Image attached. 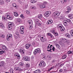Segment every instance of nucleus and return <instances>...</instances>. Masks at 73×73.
<instances>
[{
  "mask_svg": "<svg viewBox=\"0 0 73 73\" xmlns=\"http://www.w3.org/2000/svg\"><path fill=\"white\" fill-rule=\"evenodd\" d=\"M23 15L22 14V15H21L20 17H23Z\"/></svg>",
  "mask_w": 73,
  "mask_h": 73,
  "instance_id": "62",
  "label": "nucleus"
},
{
  "mask_svg": "<svg viewBox=\"0 0 73 73\" xmlns=\"http://www.w3.org/2000/svg\"><path fill=\"white\" fill-rule=\"evenodd\" d=\"M28 23L30 25H32V20H29L28 21Z\"/></svg>",
  "mask_w": 73,
  "mask_h": 73,
  "instance_id": "28",
  "label": "nucleus"
},
{
  "mask_svg": "<svg viewBox=\"0 0 73 73\" xmlns=\"http://www.w3.org/2000/svg\"><path fill=\"white\" fill-rule=\"evenodd\" d=\"M60 31L61 32H64V30H65V28L63 26L60 29Z\"/></svg>",
  "mask_w": 73,
  "mask_h": 73,
  "instance_id": "30",
  "label": "nucleus"
},
{
  "mask_svg": "<svg viewBox=\"0 0 73 73\" xmlns=\"http://www.w3.org/2000/svg\"><path fill=\"white\" fill-rule=\"evenodd\" d=\"M4 63L3 61H2L0 62V67H2L4 65Z\"/></svg>",
  "mask_w": 73,
  "mask_h": 73,
  "instance_id": "26",
  "label": "nucleus"
},
{
  "mask_svg": "<svg viewBox=\"0 0 73 73\" xmlns=\"http://www.w3.org/2000/svg\"><path fill=\"white\" fill-rule=\"evenodd\" d=\"M55 31V30H54V29H53L51 31V32H52V33L53 34H54V33H55V32H54Z\"/></svg>",
  "mask_w": 73,
  "mask_h": 73,
  "instance_id": "42",
  "label": "nucleus"
},
{
  "mask_svg": "<svg viewBox=\"0 0 73 73\" xmlns=\"http://www.w3.org/2000/svg\"><path fill=\"white\" fill-rule=\"evenodd\" d=\"M71 35L73 37V30H72L70 31Z\"/></svg>",
  "mask_w": 73,
  "mask_h": 73,
  "instance_id": "37",
  "label": "nucleus"
},
{
  "mask_svg": "<svg viewBox=\"0 0 73 73\" xmlns=\"http://www.w3.org/2000/svg\"><path fill=\"white\" fill-rule=\"evenodd\" d=\"M26 13H27L28 15H29L30 13V12L28 11H26Z\"/></svg>",
  "mask_w": 73,
  "mask_h": 73,
  "instance_id": "48",
  "label": "nucleus"
},
{
  "mask_svg": "<svg viewBox=\"0 0 73 73\" xmlns=\"http://www.w3.org/2000/svg\"><path fill=\"white\" fill-rule=\"evenodd\" d=\"M34 73H41V70H37L34 71Z\"/></svg>",
  "mask_w": 73,
  "mask_h": 73,
  "instance_id": "20",
  "label": "nucleus"
},
{
  "mask_svg": "<svg viewBox=\"0 0 73 73\" xmlns=\"http://www.w3.org/2000/svg\"><path fill=\"white\" fill-rule=\"evenodd\" d=\"M0 26L1 28L4 29L5 28L4 26L3 23H1L0 24Z\"/></svg>",
  "mask_w": 73,
  "mask_h": 73,
  "instance_id": "29",
  "label": "nucleus"
},
{
  "mask_svg": "<svg viewBox=\"0 0 73 73\" xmlns=\"http://www.w3.org/2000/svg\"><path fill=\"white\" fill-rule=\"evenodd\" d=\"M22 50H22L21 49H20L19 50V52H21Z\"/></svg>",
  "mask_w": 73,
  "mask_h": 73,
  "instance_id": "63",
  "label": "nucleus"
},
{
  "mask_svg": "<svg viewBox=\"0 0 73 73\" xmlns=\"http://www.w3.org/2000/svg\"><path fill=\"white\" fill-rule=\"evenodd\" d=\"M0 4H4V1L0 0Z\"/></svg>",
  "mask_w": 73,
  "mask_h": 73,
  "instance_id": "36",
  "label": "nucleus"
},
{
  "mask_svg": "<svg viewBox=\"0 0 73 73\" xmlns=\"http://www.w3.org/2000/svg\"><path fill=\"white\" fill-rule=\"evenodd\" d=\"M8 28L9 29H11L12 27L14 26V24L13 23H8Z\"/></svg>",
  "mask_w": 73,
  "mask_h": 73,
  "instance_id": "4",
  "label": "nucleus"
},
{
  "mask_svg": "<svg viewBox=\"0 0 73 73\" xmlns=\"http://www.w3.org/2000/svg\"><path fill=\"white\" fill-rule=\"evenodd\" d=\"M14 71L13 69V68H11L10 70V73H13V72Z\"/></svg>",
  "mask_w": 73,
  "mask_h": 73,
  "instance_id": "33",
  "label": "nucleus"
},
{
  "mask_svg": "<svg viewBox=\"0 0 73 73\" xmlns=\"http://www.w3.org/2000/svg\"><path fill=\"white\" fill-rule=\"evenodd\" d=\"M56 47L57 48H58V49H60V45H58L57 46H56Z\"/></svg>",
  "mask_w": 73,
  "mask_h": 73,
  "instance_id": "43",
  "label": "nucleus"
},
{
  "mask_svg": "<svg viewBox=\"0 0 73 73\" xmlns=\"http://www.w3.org/2000/svg\"><path fill=\"white\" fill-rule=\"evenodd\" d=\"M42 17V14H39L38 16V18L40 19H41V18Z\"/></svg>",
  "mask_w": 73,
  "mask_h": 73,
  "instance_id": "34",
  "label": "nucleus"
},
{
  "mask_svg": "<svg viewBox=\"0 0 73 73\" xmlns=\"http://www.w3.org/2000/svg\"><path fill=\"white\" fill-rule=\"evenodd\" d=\"M40 53H41V50H40V48H37L35 49L34 52V54H36V53H38L40 54Z\"/></svg>",
  "mask_w": 73,
  "mask_h": 73,
  "instance_id": "7",
  "label": "nucleus"
},
{
  "mask_svg": "<svg viewBox=\"0 0 73 73\" xmlns=\"http://www.w3.org/2000/svg\"><path fill=\"white\" fill-rule=\"evenodd\" d=\"M50 11L46 12L45 13L44 16H46V17H48V16H49V15H50Z\"/></svg>",
  "mask_w": 73,
  "mask_h": 73,
  "instance_id": "13",
  "label": "nucleus"
},
{
  "mask_svg": "<svg viewBox=\"0 0 73 73\" xmlns=\"http://www.w3.org/2000/svg\"><path fill=\"white\" fill-rule=\"evenodd\" d=\"M2 48L3 49L0 50V54H3V53H5V51L4 49H5V50H7V47L4 45H2Z\"/></svg>",
  "mask_w": 73,
  "mask_h": 73,
  "instance_id": "2",
  "label": "nucleus"
},
{
  "mask_svg": "<svg viewBox=\"0 0 73 73\" xmlns=\"http://www.w3.org/2000/svg\"><path fill=\"white\" fill-rule=\"evenodd\" d=\"M23 59L25 61H29L30 60V59L28 57H24Z\"/></svg>",
  "mask_w": 73,
  "mask_h": 73,
  "instance_id": "15",
  "label": "nucleus"
},
{
  "mask_svg": "<svg viewBox=\"0 0 73 73\" xmlns=\"http://www.w3.org/2000/svg\"><path fill=\"white\" fill-rule=\"evenodd\" d=\"M6 2H9L10 1V0H6Z\"/></svg>",
  "mask_w": 73,
  "mask_h": 73,
  "instance_id": "61",
  "label": "nucleus"
},
{
  "mask_svg": "<svg viewBox=\"0 0 73 73\" xmlns=\"http://www.w3.org/2000/svg\"><path fill=\"white\" fill-rule=\"evenodd\" d=\"M31 3H35L36 2V0H31Z\"/></svg>",
  "mask_w": 73,
  "mask_h": 73,
  "instance_id": "31",
  "label": "nucleus"
},
{
  "mask_svg": "<svg viewBox=\"0 0 73 73\" xmlns=\"http://www.w3.org/2000/svg\"><path fill=\"white\" fill-rule=\"evenodd\" d=\"M20 64L21 66H23V65H24V64L21 63H20Z\"/></svg>",
  "mask_w": 73,
  "mask_h": 73,
  "instance_id": "49",
  "label": "nucleus"
},
{
  "mask_svg": "<svg viewBox=\"0 0 73 73\" xmlns=\"http://www.w3.org/2000/svg\"><path fill=\"white\" fill-rule=\"evenodd\" d=\"M68 17L71 19H72L73 18V15L72 14H70L68 16Z\"/></svg>",
  "mask_w": 73,
  "mask_h": 73,
  "instance_id": "22",
  "label": "nucleus"
},
{
  "mask_svg": "<svg viewBox=\"0 0 73 73\" xmlns=\"http://www.w3.org/2000/svg\"><path fill=\"white\" fill-rule=\"evenodd\" d=\"M5 15L7 19H9V20H12L13 18L12 17V16H11V15L10 13H7Z\"/></svg>",
  "mask_w": 73,
  "mask_h": 73,
  "instance_id": "5",
  "label": "nucleus"
},
{
  "mask_svg": "<svg viewBox=\"0 0 73 73\" xmlns=\"http://www.w3.org/2000/svg\"><path fill=\"white\" fill-rule=\"evenodd\" d=\"M53 23V21H52V20H48V23H47V24L48 25L49 24H52Z\"/></svg>",
  "mask_w": 73,
  "mask_h": 73,
  "instance_id": "21",
  "label": "nucleus"
},
{
  "mask_svg": "<svg viewBox=\"0 0 73 73\" xmlns=\"http://www.w3.org/2000/svg\"><path fill=\"white\" fill-rule=\"evenodd\" d=\"M66 58V55L64 54L62 56V59H65Z\"/></svg>",
  "mask_w": 73,
  "mask_h": 73,
  "instance_id": "32",
  "label": "nucleus"
},
{
  "mask_svg": "<svg viewBox=\"0 0 73 73\" xmlns=\"http://www.w3.org/2000/svg\"><path fill=\"white\" fill-rule=\"evenodd\" d=\"M40 40L41 41H45V39L43 37H40Z\"/></svg>",
  "mask_w": 73,
  "mask_h": 73,
  "instance_id": "27",
  "label": "nucleus"
},
{
  "mask_svg": "<svg viewBox=\"0 0 73 73\" xmlns=\"http://www.w3.org/2000/svg\"><path fill=\"white\" fill-rule=\"evenodd\" d=\"M50 36V37L51 38H53V37H54V36H53V35H51Z\"/></svg>",
  "mask_w": 73,
  "mask_h": 73,
  "instance_id": "53",
  "label": "nucleus"
},
{
  "mask_svg": "<svg viewBox=\"0 0 73 73\" xmlns=\"http://www.w3.org/2000/svg\"><path fill=\"white\" fill-rule=\"evenodd\" d=\"M14 56H16L18 59H20V56L19 54H15Z\"/></svg>",
  "mask_w": 73,
  "mask_h": 73,
  "instance_id": "19",
  "label": "nucleus"
},
{
  "mask_svg": "<svg viewBox=\"0 0 73 73\" xmlns=\"http://www.w3.org/2000/svg\"><path fill=\"white\" fill-rule=\"evenodd\" d=\"M30 46H31L30 44H27L25 45V47L27 49H29Z\"/></svg>",
  "mask_w": 73,
  "mask_h": 73,
  "instance_id": "25",
  "label": "nucleus"
},
{
  "mask_svg": "<svg viewBox=\"0 0 73 73\" xmlns=\"http://www.w3.org/2000/svg\"><path fill=\"white\" fill-rule=\"evenodd\" d=\"M13 7H15V8H17V7H16V4H13Z\"/></svg>",
  "mask_w": 73,
  "mask_h": 73,
  "instance_id": "41",
  "label": "nucleus"
},
{
  "mask_svg": "<svg viewBox=\"0 0 73 73\" xmlns=\"http://www.w3.org/2000/svg\"><path fill=\"white\" fill-rule=\"evenodd\" d=\"M45 4H46V2H45L44 3V4H40V8H44L45 7Z\"/></svg>",
  "mask_w": 73,
  "mask_h": 73,
  "instance_id": "12",
  "label": "nucleus"
},
{
  "mask_svg": "<svg viewBox=\"0 0 73 73\" xmlns=\"http://www.w3.org/2000/svg\"><path fill=\"white\" fill-rule=\"evenodd\" d=\"M60 72H62V69H60V70H59Z\"/></svg>",
  "mask_w": 73,
  "mask_h": 73,
  "instance_id": "64",
  "label": "nucleus"
},
{
  "mask_svg": "<svg viewBox=\"0 0 73 73\" xmlns=\"http://www.w3.org/2000/svg\"><path fill=\"white\" fill-rule=\"evenodd\" d=\"M12 37V34H8L6 39L7 41H9Z\"/></svg>",
  "mask_w": 73,
  "mask_h": 73,
  "instance_id": "9",
  "label": "nucleus"
},
{
  "mask_svg": "<svg viewBox=\"0 0 73 73\" xmlns=\"http://www.w3.org/2000/svg\"><path fill=\"white\" fill-rule=\"evenodd\" d=\"M63 27V26L61 24H59L57 26V28L58 29H60L62 27Z\"/></svg>",
  "mask_w": 73,
  "mask_h": 73,
  "instance_id": "23",
  "label": "nucleus"
},
{
  "mask_svg": "<svg viewBox=\"0 0 73 73\" xmlns=\"http://www.w3.org/2000/svg\"><path fill=\"white\" fill-rule=\"evenodd\" d=\"M63 23L65 26H68V25H69V24H72V22L70 19H67L64 20Z\"/></svg>",
  "mask_w": 73,
  "mask_h": 73,
  "instance_id": "1",
  "label": "nucleus"
},
{
  "mask_svg": "<svg viewBox=\"0 0 73 73\" xmlns=\"http://www.w3.org/2000/svg\"><path fill=\"white\" fill-rule=\"evenodd\" d=\"M26 68H29V66H30V65L29 64H26Z\"/></svg>",
  "mask_w": 73,
  "mask_h": 73,
  "instance_id": "38",
  "label": "nucleus"
},
{
  "mask_svg": "<svg viewBox=\"0 0 73 73\" xmlns=\"http://www.w3.org/2000/svg\"><path fill=\"white\" fill-rule=\"evenodd\" d=\"M47 57L48 58H49V59H51V58H52V57L50 56H48Z\"/></svg>",
  "mask_w": 73,
  "mask_h": 73,
  "instance_id": "46",
  "label": "nucleus"
},
{
  "mask_svg": "<svg viewBox=\"0 0 73 73\" xmlns=\"http://www.w3.org/2000/svg\"><path fill=\"white\" fill-rule=\"evenodd\" d=\"M53 68H54V67L53 66V67H51L50 69V70H52V69H53Z\"/></svg>",
  "mask_w": 73,
  "mask_h": 73,
  "instance_id": "56",
  "label": "nucleus"
},
{
  "mask_svg": "<svg viewBox=\"0 0 73 73\" xmlns=\"http://www.w3.org/2000/svg\"><path fill=\"white\" fill-rule=\"evenodd\" d=\"M1 37L2 38H4L5 36L4 35H1Z\"/></svg>",
  "mask_w": 73,
  "mask_h": 73,
  "instance_id": "50",
  "label": "nucleus"
},
{
  "mask_svg": "<svg viewBox=\"0 0 73 73\" xmlns=\"http://www.w3.org/2000/svg\"><path fill=\"white\" fill-rule=\"evenodd\" d=\"M14 37L15 38L17 39V37L16 36V35H14Z\"/></svg>",
  "mask_w": 73,
  "mask_h": 73,
  "instance_id": "58",
  "label": "nucleus"
},
{
  "mask_svg": "<svg viewBox=\"0 0 73 73\" xmlns=\"http://www.w3.org/2000/svg\"><path fill=\"white\" fill-rule=\"evenodd\" d=\"M53 47V45H50V47L49 48H52Z\"/></svg>",
  "mask_w": 73,
  "mask_h": 73,
  "instance_id": "55",
  "label": "nucleus"
},
{
  "mask_svg": "<svg viewBox=\"0 0 73 73\" xmlns=\"http://www.w3.org/2000/svg\"><path fill=\"white\" fill-rule=\"evenodd\" d=\"M14 70L15 71H19V72H20L21 70V69L19 67H15Z\"/></svg>",
  "mask_w": 73,
  "mask_h": 73,
  "instance_id": "14",
  "label": "nucleus"
},
{
  "mask_svg": "<svg viewBox=\"0 0 73 73\" xmlns=\"http://www.w3.org/2000/svg\"><path fill=\"white\" fill-rule=\"evenodd\" d=\"M16 34L17 36H18V37H20V35H19V32H17L16 33Z\"/></svg>",
  "mask_w": 73,
  "mask_h": 73,
  "instance_id": "39",
  "label": "nucleus"
},
{
  "mask_svg": "<svg viewBox=\"0 0 73 73\" xmlns=\"http://www.w3.org/2000/svg\"><path fill=\"white\" fill-rule=\"evenodd\" d=\"M62 41H64V42H66L67 44H69V41L66 39L63 38L61 39Z\"/></svg>",
  "mask_w": 73,
  "mask_h": 73,
  "instance_id": "10",
  "label": "nucleus"
},
{
  "mask_svg": "<svg viewBox=\"0 0 73 73\" xmlns=\"http://www.w3.org/2000/svg\"><path fill=\"white\" fill-rule=\"evenodd\" d=\"M29 28L30 29L32 28V26L30 25L29 26Z\"/></svg>",
  "mask_w": 73,
  "mask_h": 73,
  "instance_id": "47",
  "label": "nucleus"
},
{
  "mask_svg": "<svg viewBox=\"0 0 73 73\" xmlns=\"http://www.w3.org/2000/svg\"><path fill=\"white\" fill-rule=\"evenodd\" d=\"M54 34L55 35V36H58V33H54V34Z\"/></svg>",
  "mask_w": 73,
  "mask_h": 73,
  "instance_id": "51",
  "label": "nucleus"
},
{
  "mask_svg": "<svg viewBox=\"0 0 73 73\" xmlns=\"http://www.w3.org/2000/svg\"><path fill=\"white\" fill-rule=\"evenodd\" d=\"M67 54H73V50L72 51L69 50L67 52Z\"/></svg>",
  "mask_w": 73,
  "mask_h": 73,
  "instance_id": "24",
  "label": "nucleus"
},
{
  "mask_svg": "<svg viewBox=\"0 0 73 73\" xmlns=\"http://www.w3.org/2000/svg\"><path fill=\"white\" fill-rule=\"evenodd\" d=\"M65 36L67 37V38H70L71 37V35L68 34H66L65 35Z\"/></svg>",
  "mask_w": 73,
  "mask_h": 73,
  "instance_id": "16",
  "label": "nucleus"
},
{
  "mask_svg": "<svg viewBox=\"0 0 73 73\" xmlns=\"http://www.w3.org/2000/svg\"><path fill=\"white\" fill-rule=\"evenodd\" d=\"M32 9H36V7L35 6H33L32 7Z\"/></svg>",
  "mask_w": 73,
  "mask_h": 73,
  "instance_id": "44",
  "label": "nucleus"
},
{
  "mask_svg": "<svg viewBox=\"0 0 73 73\" xmlns=\"http://www.w3.org/2000/svg\"><path fill=\"white\" fill-rule=\"evenodd\" d=\"M24 27H20V30H19V32L20 33L23 34L24 33Z\"/></svg>",
  "mask_w": 73,
  "mask_h": 73,
  "instance_id": "8",
  "label": "nucleus"
},
{
  "mask_svg": "<svg viewBox=\"0 0 73 73\" xmlns=\"http://www.w3.org/2000/svg\"><path fill=\"white\" fill-rule=\"evenodd\" d=\"M67 8L68 11H66L65 12V13H69V12H70V10H71V7L69 6H68L67 7Z\"/></svg>",
  "mask_w": 73,
  "mask_h": 73,
  "instance_id": "11",
  "label": "nucleus"
},
{
  "mask_svg": "<svg viewBox=\"0 0 73 73\" xmlns=\"http://www.w3.org/2000/svg\"><path fill=\"white\" fill-rule=\"evenodd\" d=\"M35 21L36 23H37V22H38L39 21V20L37 19H36L35 20Z\"/></svg>",
  "mask_w": 73,
  "mask_h": 73,
  "instance_id": "54",
  "label": "nucleus"
},
{
  "mask_svg": "<svg viewBox=\"0 0 73 73\" xmlns=\"http://www.w3.org/2000/svg\"><path fill=\"white\" fill-rule=\"evenodd\" d=\"M45 63L44 62V61H41L40 63L39 64V66L43 68L44 66H45L46 65Z\"/></svg>",
  "mask_w": 73,
  "mask_h": 73,
  "instance_id": "6",
  "label": "nucleus"
},
{
  "mask_svg": "<svg viewBox=\"0 0 73 73\" xmlns=\"http://www.w3.org/2000/svg\"><path fill=\"white\" fill-rule=\"evenodd\" d=\"M60 15V13L58 12H54L52 14V16L54 17L55 19H57L58 17V16Z\"/></svg>",
  "mask_w": 73,
  "mask_h": 73,
  "instance_id": "3",
  "label": "nucleus"
},
{
  "mask_svg": "<svg viewBox=\"0 0 73 73\" xmlns=\"http://www.w3.org/2000/svg\"><path fill=\"white\" fill-rule=\"evenodd\" d=\"M68 0H64V3H66L68 1Z\"/></svg>",
  "mask_w": 73,
  "mask_h": 73,
  "instance_id": "60",
  "label": "nucleus"
},
{
  "mask_svg": "<svg viewBox=\"0 0 73 73\" xmlns=\"http://www.w3.org/2000/svg\"><path fill=\"white\" fill-rule=\"evenodd\" d=\"M2 20H6V18L4 16H3L2 17Z\"/></svg>",
  "mask_w": 73,
  "mask_h": 73,
  "instance_id": "40",
  "label": "nucleus"
},
{
  "mask_svg": "<svg viewBox=\"0 0 73 73\" xmlns=\"http://www.w3.org/2000/svg\"><path fill=\"white\" fill-rule=\"evenodd\" d=\"M17 22L18 23H21V19L20 18H18L17 19Z\"/></svg>",
  "mask_w": 73,
  "mask_h": 73,
  "instance_id": "17",
  "label": "nucleus"
},
{
  "mask_svg": "<svg viewBox=\"0 0 73 73\" xmlns=\"http://www.w3.org/2000/svg\"><path fill=\"white\" fill-rule=\"evenodd\" d=\"M51 34L50 33H48V36H50V35H51Z\"/></svg>",
  "mask_w": 73,
  "mask_h": 73,
  "instance_id": "59",
  "label": "nucleus"
},
{
  "mask_svg": "<svg viewBox=\"0 0 73 73\" xmlns=\"http://www.w3.org/2000/svg\"><path fill=\"white\" fill-rule=\"evenodd\" d=\"M21 53H23V54H24V51L23 50H22V51L21 52Z\"/></svg>",
  "mask_w": 73,
  "mask_h": 73,
  "instance_id": "57",
  "label": "nucleus"
},
{
  "mask_svg": "<svg viewBox=\"0 0 73 73\" xmlns=\"http://www.w3.org/2000/svg\"><path fill=\"white\" fill-rule=\"evenodd\" d=\"M14 56H16L18 59H20V56L19 54H15Z\"/></svg>",
  "mask_w": 73,
  "mask_h": 73,
  "instance_id": "18",
  "label": "nucleus"
},
{
  "mask_svg": "<svg viewBox=\"0 0 73 73\" xmlns=\"http://www.w3.org/2000/svg\"><path fill=\"white\" fill-rule=\"evenodd\" d=\"M36 24H37V25H40V24L39 22H36Z\"/></svg>",
  "mask_w": 73,
  "mask_h": 73,
  "instance_id": "45",
  "label": "nucleus"
},
{
  "mask_svg": "<svg viewBox=\"0 0 73 73\" xmlns=\"http://www.w3.org/2000/svg\"><path fill=\"white\" fill-rule=\"evenodd\" d=\"M14 15L16 17H17L19 16L18 13L16 12H14Z\"/></svg>",
  "mask_w": 73,
  "mask_h": 73,
  "instance_id": "35",
  "label": "nucleus"
},
{
  "mask_svg": "<svg viewBox=\"0 0 73 73\" xmlns=\"http://www.w3.org/2000/svg\"><path fill=\"white\" fill-rule=\"evenodd\" d=\"M52 50H53V51H55V48H54V47H53V48H52Z\"/></svg>",
  "mask_w": 73,
  "mask_h": 73,
  "instance_id": "52",
  "label": "nucleus"
}]
</instances>
